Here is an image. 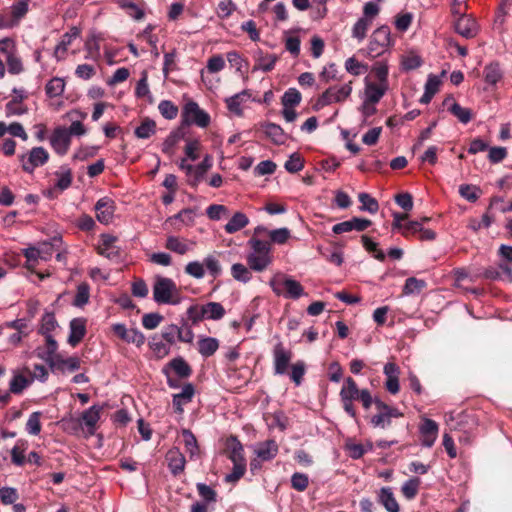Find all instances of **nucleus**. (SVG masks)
<instances>
[{
  "mask_svg": "<svg viewBox=\"0 0 512 512\" xmlns=\"http://www.w3.org/2000/svg\"><path fill=\"white\" fill-rule=\"evenodd\" d=\"M153 299L158 304L177 305L181 302L180 290L172 279L157 276L153 284Z\"/></svg>",
  "mask_w": 512,
  "mask_h": 512,
  "instance_id": "f257e3e1",
  "label": "nucleus"
},
{
  "mask_svg": "<svg viewBox=\"0 0 512 512\" xmlns=\"http://www.w3.org/2000/svg\"><path fill=\"white\" fill-rule=\"evenodd\" d=\"M374 405L377 412L370 418V423L373 427L386 429L391 426L393 418L403 417V413L397 408L386 404L378 398L375 399Z\"/></svg>",
  "mask_w": 512,
  "mask_h": 512,
  "instance_id": "f03ea898",
  "label": "nucleus"
},
{
  "mask_svg": "<svg viewBox=\"0 0 512 512\" xmlns=\"http://www.w3.org/2000/svg\"><path fill=\"white\" fill-rule=\"evenodd\" d=\"M182 127L184 125H196L200 128H206L209 126L211 118L210 115L201 109L195 101H188L182 110Z\"/></svg>",
  "mask_w": 512,
  "mask_h": 512,
  "instance_id": "7ed1b4c3",
  "label": "nucleus"
},
{
  "mask_svg": "<svg viewBox=\"0 0 512 512\" xmlns=\"http://www.w3.org/2000/svg\"><path fill=\"white\" fill-rule=\"evenodd\" d=\"M270 285L277 295L284 294L286 298L298 299L304 294V288L299 281L284 275L273 278Z\"/></svg>",
  "mask_w": 512,
  "mask_h": 512,
  "instance_id": "20e7f679",
  "label": "nucleus"
},
{
  "mask_svg": "<svg viewBox=\"0 0 512 512\" xmlns=\"http://www.w3.org/2000/svg\"><path fill=\"white\" fill-rule=\"evenodd\" d=\"M352 82H348L340 87L331 86L326 89L317 99V106L324 107L332 103H340L350 97L352 93Z\"/></svg>",
  "mask_w": 512,
  "mask_h": 512,
  "instance_id": "39448f33",
  "label": "nucleus"
},
{
  "mask_svg": "<svg viewBox=\"0 0 512 512\" xmlns=\"http://www.w3.org/2000/svg\"><path fill=\"white\" fill-rule=\"evenodd\" d=\"M392 45L390 28L381 26L371 36L369 52L373 57L380 56Z\"/></svg>",
  "mask_w": 512,
  "mask_h": 512,
  "instance_id": "423d86ee",
  "label": "nucleus"
},
{
  "mask_svg": "<svg viewBox=\"0 0 512 512\" xmlns=\"http://www.w3.org/2000/svg\"><path fill=\"white\" fill-rule=\"evenodd\" d=\"M49 159L48 152L43 147H34L31 149L27 160L21 156L22 169L27 173H32L36 167L44 165Z\"/></svg>",
  "mask_w": 512,
  "mask_h": 512,
  "instance_id": "0eeeda50",
  "label": "nucleus"
},
{
  "mask_svg": "<svg viewBox=\"0 0 512 512\" xmlns=\"http://www.w3.org/2000/svg\"><path fill=\"white\" fill-rule=\"evenodd\" d=\"M70 143V133L66 128L57 127L54 129L50 138V144L57 154L65 155L69 150Z\"/></svg>",
  "mask_w": 512,
  "mask_h": 512,
  "instance_id": "6e6552de",
  "label": "nucleus"
},
{
  "mask_svg": "<svg viewBox=\"0 0 512 512\" xmlns=\"http://www.w3.org/2000/svg\"><path fill=\"white\" fill-rule=\"evenodd\" d=\"M112 331L116 336L127 343H133L138 347L145 343V336L142 332L137 329H127L124 324H113Z\"/></svg>",
  "mask_w": 512,
  "mask_h": 512,
  "instance_id": "1a4fd4ad",
  "label": "nucleus"
},
{
  "mask_svg": "<svg viewBox=\"0 0 512 512\" xmlns=\"http://www.w3.org/2000/svg\"><path fill=\"white\" fill-rule=\"evenodd\" d=\"M96 218L102 224H109L114 216L116 209L115 202L109 197L100 198L94 207Z\"/></svg>",
  "mask_w": 512,
  "mask_h": 512,
  "instance_id": "9d476101",
  "label": "nucleus"
},
{
  "mask_svg": "<svg viewBox=\"0 0 512 512\" xmlns=\"http://www.w3.org/2000/svg\"><path fill=\"white\" fill-rule=\"evenodd\" d=\"M274 357V373L283 375L287 372L289 363L292 359V352L286 350L281 343H278L273 350Z\"/></svg>",
  "mask_w": 512,
  "mask_h": 512,
  "instance_id": "9b49d317",
  "label": "nucleus"
},
{
  "mask_svg": "<svg viewBox=\"0 0 512 512\" xmlns=\"http://www.w3.org/2000/svg\"><path fill=\"white\" fill-rule=\"evenodd\" d=\"M225 453L233 464H246L244 447L236 436H229L225 442Z\"/></svg>",
  "mask_w": 512,
  "mask_h": 512,
  "instance_id": "f8f14e48",
  "label": "nucleus"
},
{
  "mask_svg": "<svg viewBox=\"0 0 512 512\" xmlns=\"http://www.w3.org/2000/svg\"><path fill=\"white\" fill-rule=\"evenodd\" d=\"M388 89H389L388 85L373 81L371 79V76L365 77L364 92H365V99H367L368 102L378 103L381 100V98L386 94Z\"/></svg>",
  "mask_w": 512,
  "mask_h": 512,
  "instance_id": "ddd939ff",
  "label": "nucleus"
},
{
  "mask_svg": "<svg viewBox=\"0 0 512 512\" xmlns=\"http://www.w3.org/2000/svg\"><path fill=\"white\" fill-rule=\"evenodd\" d=\"M165 459L173 476H178L184 471L186 459L178 448L173 447L169 449L166 453Z\"/></svg>",
  "mask_w": 512,
  "mask_h": 512,
  "instance_id": "4468645a",
  "label": "nucleus"
},
{
  "mask_svg": "<svg viewBox=\"0 0 512 512\" xmlns=\"http://www.w3.org/2000/svg\"><path fill=\"white\" fill-rule=\"evenodd\" d=\"M101 244L96 248L99 255L104 256L108 259H116L119 257V249L114 244L117 241V237L111 234L100 235Z\"/></svg>",
  "mask_w": 512,
  "mask_h": 512,
  "instance_id": "2eb2a0df",
  "label": "nucleus"
},
{
  "mask_svg": "<svg viewBox=\"0 0 512 512\" xmlns=\"http://www.w3.org/2000/svg\"><path fill=\"white\" fill-rule=\"evenodd\" d=\"M86 323L87 320L85 318H73L70 321L69 328L70 334L68 336V343L75 347L77 346L86 335Z\"/></svg>",
  "mask_w": 512,
  "mask_h": 512,
  "instance_id": "dca6fc26",
  "label": "nucleus"
},
{
  "mask_svg": "<svg viewBox=\"0 0 512 512\" xmlns=\"http://www.w3.org/2000/svg\"><path fill=\"white\" fill-rule=\"evenodd\" d=\"M455 31L467 38H473L477 35L478 32V26L475 21V19L471 18L470 16L461 15L457 21L455 22Z\"/></svg>",
  "mask_w": 512,
  "mask_h": 512,
  "instance_id": "f3484780",
  "label": "nucleus"
},
{
  "mask_svg": "<svg viewBox=\"0 0 512 512\" xmlns=\"http://www.w3.org/2000/svg\"><path fill=\"white\" fill-rule=\"evenodd\" d=\"M421 444L425 447H431L435 443L438 435V424L432 419H424L420 426Z\"/></svg>",
  "mask_w": 512,
  "mask_h": 512,
  "instance_id": "a211bd4d",
  "label": "nucleus"
},
{
  "mask_svg": "<svg viewBox=\"0 0 512 512\" xmlns=\"http://www.w3.org/2000/svg\"><path fill=\"white\" fill-rule=\"evenodd\" d=\"M80 33L81 30L78 27L73 26L68 32L62 35L61 41L54 50V57L57 61H61L65 58L68 47L71 45L73 39L80 36Z\"/></svg>",
  "mask_w": 512,
  "mask_h": 512,
  "instance_id": "6ab92c4d",
  "label": "nucleus"
},
{
  "mask_svg": "<svg viewBox=\"0 0 512 512\" xmlns=\"http://www.w3.org/2000/svg\"><path fill=\"white\" fill-rule=\"evenodd\" d=\"M80 358L77 356H72L69 358L64 359L60 355L55 357L53 360H51L48 365L50 366L51 370H57L61 372L68 371H76L80 368Z\"/></svg>",
  "mask_w": 512,
  "mask_h": 512,
  "instance_id": "aec40b11",
  "label": "nucleus"
},
{
  "mask_svg": "<svg viewBox=\"0 0 512 512\" xmlns=\"http://www.w3.org/2000/svg\"><path fill=\"white\" fill-rule=\"evenodd\" d=\"M260 128L275 145L285 143L287 134L279 125L272 122H264L260 124Z\"/></svg>",
  "mask_w": 512,
  "mask_h": 512,
  "instance_id": "412c9836",
  "label": "nucleus"
},
{
  "mask_svg": "<svg viewBox=\"0 0 512 512\" xmlns=\"http://www.w3.org/2000/svg\"><path fill=\"white\" fill-rule=\"evenodd\" d=\"M278 450L277 442L273 439H268L258 444L255 453L261 461H270L276 457Z\"/></svg>",
  "mask_w": 512,
  "mask_h": 512,
  "instance_id": "4be33fe9",
  "label": "nucleus"
},
{
  "mask_svg": "<svg viewBox=\"0 0 512 512\" xmlns=\"http://www.w3.org/2000/svg\"><path fill=\"white\" fill-rule=\"evenodd\" d=\"M443 105L447 106L448 111L463 124H467L472 119L471 110L454 102L452 97L445 98Z\"/></svg>",
  "mask_w": 512,
  "mask_h": 512,
  "instance_id": "5701e85b",
  "label": "nucleus"
},
{
  "mask_svg": "<svg viewBox=\"0 0 512 512\" xmlns=\"http://www.w3.org/2000/svg\"><path fill=\"white\" fill-rule=\"evenodd\" d=\"M195 394V388L193 384L187 383L183 386L182 391L178 394L173 395V407L175 412L182 413L183 412V404L185 402H190Z\"/></svg>",
  "mask_w": 512,
  "mask_h": 512,
  "instance_id": "b1692460",
  "label": "nucleus"
},
{
  "mask_svg": "<svg viewBox=\"0 0 512 512\" xmlns=\"http://www.w3.org/2000/svg\"><path fill=\"white\" fill-rule=\"evenodd\" d=\"M165 248L179 255H184L192 250L193 243L176 236H169Z\"/></svg>",
  "mask_w": 512,
  "mask_h": 512,
  "instance_id": "393cba45",
  "label": "nucleus"
},
{
  "mask_svg": "<svg viewBox=\"0 0 512 512\" xmlns=\"http://www.w3.org/2000/svg\"><path fill=\"white\" fill-rule=\"evenodd\" d=\"M184 136L185 132L182 126L171 131L162 144V152L168 156H172L175 152V146Z\"/></svg>",
  "mask_w": 512,
  "mask_h": 512,
  "instance_id": "a878e982",
  "label": "nucleus"
},
{
  "mask_svg": "<svg viewBox=\"0 0 512 512\" xmlns=\"http://www.w3.org/2000/svg\"><path fill=\"white\" fill-rule=\"evenodd\" d=\"M164 368H168V371L173 370L179 378L183 379L190 377L192 374L190 365L182 357L172 359Z\"/></svg>",
  "mask_w": 512,
  "mask_h": 512,
  "instance_id": "bb28decb",
  "label": "nucleus"
},
{
  "mask_svg": "<svg viewBox=\"0 0 512 512\" xmlns=\"http://www.w3.org/2000/svg\"><path fill=\"white\" fill-rule=\"evenodd\" d=\"M362 393V390H360L357 386V383L352 377H347L344 385L342 386L340 390V399H347V400H358L360 397V394Z\"/></svg>",
  "mask_w": 512,
  "mask_h": 512,
  "instance_id": "cd10ccee",
  "label": "nucleus"
},
{
  "mask_svg": "<svg viewBox=\"0 0 512 512\" xmlns=\"http://www.w3.org/2000/svg\"><path fill=\"white\" fill-rule=\"evenodd\" d=\"M250 97V93L248 90H243L242 92L240 93H237L229 98H227L225 100L226 102V105H227V108L228 110L237 115V116H242V108H241V104L248 98Z\"/></svg>",
  "mask_w": 512,
  "mask_h": 512,
  "instance_id": "c85d7f7f",
  "label": "nucleus"
},
{
  "mask_svg": "<svg viewBox=\"0 0 512 512\" xmlns=\"http://www.w3.org/2000/svg\"><path fill=\"white\" fill-rule=\"evenodd\" d=\"M182 437L185 444L186 452L189 454L190 459H196L200 456V448L195 435L189 430L182 431Z\"/></svg>",
  "mask_w": 512,
  "mask_h": 512,
  "instance_id": "c756f323",
  "label": "nucleus"
},
{
  "mask_svg": "<svg viewBox=\"0 0 512 512\" xmlns=\"http://www.w3.org/2000/svg\"><path fill=\"white\" fill-rule=\"evenodd\" d=\"M379 502L388 512H399V505L389 487H383L379 493Z\"/></svg>",
  "mask_w": 512,
  "mask_h": 512,
  "instance_id": "7c9ffc66",
  "label": "nucleus"
},
{
  "mask_svg": "<svg viewBox=\"0 0 512 512\" xmlns=\"http://www.w3.org/2000/svg\"><path fill=\"white\" fill-rule=\"evenodd\" d=\"M272 258L270 255H259L250 253L247 256V263L250 269L261 272L265 270L268 265L271 263Z\"/></svg>",
  "mask_w": 512,
  "mask_h": 512,
  "instance_id": "2f4dec72",
  "label": "nucleus"
},
{
  "mask_svg": "<svg viewBox=\"0 0 512 512\" xmlns=\"http://www.w3.org/2000/svg\"><path fill=\"white\" fill-rule=\"evenodd\" d=\"M212 167V157L210 155H206L201 163H199L196 167H194L193 175L194 179L189 181V184L192 187H196L198 183L201 181L206 172Z\"/></svg>",
  "mask_w": 512,
  "mask_h": 512,
  "instance_id": "473e14b6",
  "label": "nucleus"
},
{
  "mask_svg": "<svg viewBox=\"0 0 512 512\" xmlns=\"http://www.w3.org/2000/svg\"><path fill=\"white\" fill-rule=\"evenodd\" d=\"M101 411L102 407L93 405L82 413V421L91 432L95 429V426L100 419Z\"/></svg>",
  "mask_w": 512,
  "mask_h": 512,
  "instance_id": "72a5a7b5",
  "label": "nucleus"
},
{
  "mask_svg": "<svg viewBox=\"0 0 512 512\" xmlns=\"http://www.w3.org/2000/svg\"><path fill=\"white\" fill-rule=\"evenodd\" d=\"M249 223L248 217L241 212L235 213L232 218L225 225L224 229L227 233L233 234L242 228H244Z\"/></svg>",
  "mask_w": 512,
  "mask_h": 512,
  "instance_id": "f704fd0d",
  "label": "nucleus"
},
{
  "mask_svg": "<svg viewBox=\"0 0 512 512\" xmlns=\"http://www.w3.org/2000/svg\"><path fill=\"white\" fill-rule=\"evenodd\" d=\"M218 347L219 342L216 338L205 337L198 341V351L205 358L212 356Z\"/></svg>",
  "mask_w": 512,
  "mask_h": 512,
  "instance_id": "c9c22d12",
  "label": "nucleus"
},
{
  "mask_svg": "<svg viewBox=\"0 0 512 512\" xmlns=\"http://www.w3.org/2000/svg\"><path fill=\"white\" fill-rule=\"evenodd\" d=\"M46 340V350L45 351H38V357L45 360L47 363H49L51 360H53L55 357H57L59 354H56V351L58 349V343L54 339V337L50 335H43Z\"/></svg>",
  "mask_w": 512,
  "mask_h": 512,
  "instance_id": "e433bc0d",
  "label": "nucleus"
},
{
  "mask_svg": "<svg viewBox=\"0 0 512 512\" xmlns=\"http://www.w3.org/2000/svg\"><path fill=\"white\" fill-rule=\"evenodd\" d=\"M65 89V81L62 78L54 77L45 86L46 95L49 98L59 97Z\"/></svg>",
  "mask_w": 512,
  "mask_h": 512,
  "instance_id": "4c0bfd02",
  "label": "nucleus"
},
{
  "mask_svg": "<svg viewBox=\"0 0 512 512\" xmlns=\"http://www.w3.org/2000/svg\"><path fill=\"white\" fill-rule=\"evenodd\" d=\"M135 136L140 139H148L156 133V123L154 120L146 118L135 129Z\"/></svg>",
  "mask_w": 512,
  "mask_h": 512,
  "instance_id": "58836bf2",
  "label": "nucleus"
},
{
  "mask_svg": "<svg viewBox=\"0 0 512 512\" xmlns=\"http://www.w3.org/2000/svg\"><path fill=\"white\" fill-rule=\"evenodd\" d=\"M371 78L373 77L374 80L378 83L385 84L389 86L388 82V66L384 62H376L372 69L371 74L369 75Z\"/></svg>",
  "mask_w": 512,
  "mask_h": 512,
  "instance_id": "ea45409f",
  "label": "nucleus"
},
{
  "mask_svg": "<svg viewBox=\"0 0 512 512\" xmlns=\"http://www.w3.org/2000/svg\"><path fill=\"white\" fill-rule=\"evenodd\" d=\"M27 442L24 440H19L15 444V446L11 449V461L16 466H23L26 462V458L24 452L26 450Z\"/></svg>",
  "mask_w": 512,
  "mask_h": 512,
  "instance_id": "a19ab883",
  "label": "nucleus"
},
{
  "mask_svg": "<svg viewBox=\"0 0 512 512\" xmlns=\"http://www.w3.org/2000/svg\"><path fill=\"white\" fill-rule=\"evenodd\" d=\"M196 489L203 503L207 505L217 502V492L205 483H197Z\"/></svg>",
  "mask_w": 512,
  "mask_h": 512,
  "instance_id": "79ce46f5",
  "label": "nucleus"
},
{
  "mask_svg": "<svg viewBox=\"0 0 512 512\" xmlns=\"http://www.w3.org/2000/svg\"><path fill=\"white\" fill-rule=\"evenodd\" d=\"M31 383L32 378H28L23 374H15L10 381V392L13 394H21Z\"/></svg>",
  "mask_w": 512,
  "mask_h": 512,
  "instance_id": "37998d69",
  "label": "nucleus"
},
{
  "mask_svg": "<svg viewBox=\"0 0 512 512\" xmlns=\"http://www.w3.org/2000/svg\"><path fill=\"white\" fill-rule=\"evenodd\" d=\"M58 326L54 313L46 312L41 318V325L38 330L41 335H50Z\"/></svg>",
  "mask_w": 512,
  "mask_h": 512,
  "instance_id": "c03bdc74",
  "label": "nucleus"
},
{
  "mask_svg": "<svg viewBox=\"0 0 512 512\" xmlns=\"http://www.w3.org/2000/svg\"><path fill=\"white\" fill-rule=\"evenodd\" d=\"M207 319L220 320L225 315V309L221 303L208 302L203 305Z\"/></svg>",
  "mask_w": 512,
  "mask_h": 512,
  "instance_id": "a18cd8bd",
  "label": "nucleus"
},
{
  "mask_svg": "<svg viewBox=\"0 0 512 512\" xmlns=\"http://www.w3.org/2000/svg\"><path fill=\"white\" fill-rule=\"evenodd\" d=\"M426 286L427 283L425 280L409 277L405 281L403 294L410 295L414 293H420L424 288H426Z\"/></svg>",
  "mask_w": 512,
  "mask_h": 512,
  "instance_id": "49530a36",
  "label": "nucleus"
},
{
  "mask_svg": "<svg viewBox=\"0 0 512 512\" xmlns=\"http://www.w3.org/2000/svg\"><path fill=\"white\" fill-rule=\"evenodd\" d=\"M502 71L498 63H491L484 69V78L486 83L495 85L502 78Z\"/></svg>",
  "mask_w": 512,
  "mask_h": 512,
  "instance_id": "de8ad7c7",
  "label": "nucleus"
},
{
  "mask_svg": "<svg viewBox=\"0 0 512 512\" xmlns=\"http://www.w3.org/2000/svg\"><path fill=\"white\" fill-rule=\"evenodd\" d=\"M372 24V20L366 17H361L353 26L352 36L359 41L366 37V33Z\"/></svg>",
  "mask_w": 512,
  "mask_h": 512,
  "instance_id": "09e8293b",
  "label": "nucleus"
},
{
  "mask_svg": "<svg viewBox=\"0 0 512 512\" xmlns=\"http://www.w3.org/2000/svg\"><path fill=\"white\" fill-rule=\"evenodd\" d=\"M459 194L469 202H476L481 194L479 187L471 184H462L459 186Z\"/></svg>",
  "mask_w": 512,
  "mask_h": 512,
  "instance_id": "8fccbe9b",
  "label": "nucleus"
},
{
  "mask_svg": "<svg viewBox=\"0 0 512 512\" xmlns=\"http://www.w3.org/2000/svg\"><path fill=\"white\" fill-rule=\"evenodd\" d=\"M160 338L161 337L157 334L152 336L149 341V346L153 352L157 354V356L164 357L169 354L170 346L166 342H163Z\"/></svg>",
  "mask_w": 512,
  "mask_h": 512,
  "instance_id": "3c124183",
  "label": "nucleus"
},
{
  "mask_svg": "<svg viewBox=\"0 0 512 512\" xmlns=\"http://www.w3.org/2000/svg\"><path fill=\"white\" fill-rule=\"evenodd\" d=\"M358 199L361 203L360 210L368 211L369 213L375 214L379 209L377 200L371 197L368 193H360Z\"/></svg>",
  "mask_w": 512,
  "mask_h": 512,
  "instance_id": "603ef678",
  "label": "nucleus"
},
{
  "mask_svg": "<svg viewBox=\"0 0 512 512\" xmlns=\"http://www.w3.org/2000/svg\"><path fill=\"white\" fill-rule=\"evenodd\" d=\"M362 239V243H363V246L364 248L366 249V251H368L369 253H373V256L378 260V261H384L386 259V255L385 253L380 250L378 248V243L374 242L370 237H368L367 235H363L361 237Z\"/></svg>",
  "mask_w": 512,
  "mask_h": 512,
  "instance_id": "864d4df0",
  "label": "nucleus"
},
{
  "mask_svg": "<svg viewBox=\"0 0 512 512\" xmlns=\"http://www.w3.org/2000/svg\"><path fill=\"white\" fill-rule=\"evenodd\" d=\"M248 245L253 249L252 253L254 254L270 255L271 246L268 241H263L257 237H251L248 240Z\"/></svg>",
  "mask_w": 512,
  "mask_h": 512,
  "instance_id": "5fc2aeb1",
  "label": "nucleus"
},
{
  "mask_svg": "<svg viewBox=\"0 0 512 512\" xmlns=\"http://www.w3.org/2000/svg\"><path fill=\"white\" fill-rule=\"evenodd\" d=\"M161 115L168 119H175L178 115V107L170 100H162L158 105Z\"/></svg>",
  "mask_w": 512,
  "mask_h": 512,
  "instance_id": "6e6d98bb",
  "label": "nucleus"
},
{
  "mask_svg": "<svg viewBox=\"0 0 512 512\" xmlns=\"http://www.w3.org/2000/svg\"><path fill=\"white\" fill-rule=\"evenodd\" d=\"M420 484L421 480L419 478H411L403 484L401 491L407 499H414L418 493Z\"/></svg>",
  "mask_w": 512,
  "mask_h": 512,
  "instance_id": "4d7b16f0",
  "label": "nucleus"
},
{
  "mask_svg": "<svg viewBox=\"0 0 512 512\" xmlns=\"http://www.w3.org/2000/svg\"><path fill=\"white\" fill-rule=\"evenodd\" d=\"M13 20L18 25L20 20L27 14L28 12V2L27 1H17L14 3L10 10L8 11Z\"/></svg>",
  "mask_w": 512,
  "mask_h": 512,
  "instance_id": "13d9d810",
  "label": "nucleus"
},
{
  "mask_svg": "<svg viewBox=\"0 0 512 512\" xmlns=\"http://www.w3.org/2000/svg\"><path fill=\"white\" fill-rule=\"evenodd\" d=\"M42 413L39 411L33 412L26 423V431L31 435H39L42 429L40 422Z\"/></svg>",
  "mask_w": 512,
  "mask_h": 512,
  "instance_id": "bf43d9fd",
  "label": "nucleus"
},
{
  "mask_svg": "<svg viewBox=\"0 0 512 512\" xmlns=\"http://www.w3.org/2000/svg\"><path fill=\"white\" fill-rule=\"evenodd\" d=\"M90 297V288L87 283H81L77 287V292L73 304L77 307H82L88 303Z\"/></svg>",
  "mask_w": 512,
  "mask_h": 512,
  "instance_id": "052dcab7",
  "label": "nucleus"
},
{
  "mask_svg": "<svg viewBox=\"0 0 512 512\" xmlns=\"http://www.w3.org/2000/svg\"><path fill=\"white\" fill-rule=\"evenodd\" d=\"M301 93L296 88H289L282 96L284 107H294L301 102Z\"/></svg>",
  "mask_w": 512,
  "mask_h": 512,
  "instance_id": "680f3d73",
  "label": "nucleus"
},
{
  "mask_svg": "<svg viewBox=\"0 0 512 512\" xmlns=\"http://www.w3.org/2000/svg\"><path fill=\"white\" fill-rule=\"evenodd\" d=\"M101 38L96 35H92L90 38H88L85 42V49L88 52V55H86V59L92 58L96 59L99 57L100 53V44L99 41Z\"/></svg>",
  "mask_w": 512,
  "mask_h": 512,
  "instance_id": "e2e57ef3",
  "label": "nucleus"
},
{
  "mask_svg": "<svg viewBox=\"0 0 512 512\" xmlns=\"http://www.w3.org/2000/svg\"><path fill=\"white\" fill-rule=\"evenodd\" d=\"M231 274L234 279L244 283L251 279V272L245 265L241 263H235L232 265Z\"/></svg>",
  "mask_w": 512,
  "mask_h": 512,
  "instance_id": "0e129e2a",
  "label": "nucleus"
},
{
  "mask_svg": "<svg viewBox=\"0 0 512 512\" xmlns=\"http://www.w3.org/2000/svg\"><path fill=\"white\" fill-rule=\"evenodd\" d=\"M345 69L352 75L358 76L368 70V66L359 62L355 57H350L345 61Z\"/></svg>",
  "mask_w": 512,
  "mask_h": 512,
  "instance_id": "69168bd1",
  "label": "nucleus"
},
{
  "mask_svg": "<svg viewBox=\"0 0 512 512\" xmlns=\"http://www.w3.org/2000/svg\"><path fill=\"white\" fill-rule=\"evenodd\" d=\"M306 372V365L303 361L299 360L291 366L290 379L299 386L302 383L303 377Z\"/></svg>",
  "mask_w": 512,
  "mask_h": 512,
  "instance_id": "338daca9",
  "label": "nucleus"
},
{
  "mask_svg": "<svg viewBox=\"0 0 512 512\" xmlns=\"http://www.w3.org/2000/svg\"><path fill=\"white\" fill-rule=\"evenodd\" d=\"M284 167L290 173L299 172L304 167V160L299 153H293L285 162Z\"/></svg>",
  "mask_w": 512,
  "mask_h": 512,
  "instance_id": "774afa93",
  "label": "nucleus"
}]
</instances>
